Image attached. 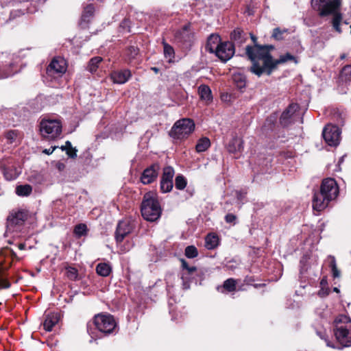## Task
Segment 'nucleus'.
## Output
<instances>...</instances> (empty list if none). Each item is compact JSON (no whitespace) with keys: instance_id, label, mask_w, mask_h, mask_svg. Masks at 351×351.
Instances as JSON below:
<instances>
[{"instance_id":"1","label":"nucleus","mask_w":351,"mask_h":351,"mask_svg":"<svg viewBox=\"0 0 351 351\" xmlns=\"http://www.w3.org/2000/svg\"><path fill=\"white\" fill-rule=\"evenodd\" d=\"M251 38L254 43V46L247 45L245 48V53L248 58L252 62V66L250 70L252 73L261 76L264 72L269 75L272 70L279 64L285 63L289 60L297 62L295 58L287 53L282 55L278 60H273L269 54V49H273L272 46H262L256 43V37L253 34Z\"/></svg>"},{"instance_id":"2","label":"nucleus","mask_w":351,"mask_h":351,"mask_svg":"<svg viewBox=\"0 0 351 351\" xmlns=\"http://www.w3.org/2000/svg\"><path fill=\"white\" fill-rule=\"evenodd\" d=\"M339 193L336 181L332 178H326L322 181L320 191L315 193L313 199V208L317 211L325 209L329 202L335 199Z\"/></svg>"},{"instance_id":"3","label":"nucleus","mask_w":351,"mask_h":351,"mask_svg":"<svg viewBox=\"0 0 351 351\" xmlns=\"http://www.w3.org/2000/svg\"><path fill=\"white\" fill-rule=\"evenodd\" d=\"M312 5L319 11L320 16L332 15V26L338 33H341L342 15L339 11L341 0H312Z\"/></svg>"},{"instance_id":"4","label":"nucleus","mask_w":351,"mask_h":351,"mask_svg":"<svg viewBox=\"0 0 351 351\" xmlns=\"http://www.w3.org/2000/svg\"><path fill=\"white\" fill-rule=\"evenodd\" d=\"M162 209L156 195L149 192L145 194L141 203L143 217L149 221H155L160 217Z\"/></svg>"},{"instance_id":"5","label":"nucleus","mask_w":351,"mask_h":351,"mask_svg":"<svg viewBox=\"0 0 351 351\" xmlns=\"http://www.w3.org/2000/svg\"><path fill=\"white\" fill-rule=\"evenodd\" d=\"M335 335L338 342L344 347L351 346V319L346 315L335 319Z\"/></svg>"},{"instance_id":"6","label":"nucleus","mask_w":351,"mask_h":351,"mask_svg":"<svg viewBox=\"0 0 351 351\" xmlns=\"http://www.w3.org/2000/svg\"><path fill=\"white\" fill-rule=\"evenodd\" d=\"M62 123L58 119H46L40 123L41 135L48 139L58 138L62 133Z\"/></svg>"},{"instance_id":"7","label":"nucleus","mask_w":351,"mask_h":351,"mask_svg":"<svg viewBox=\"0 0 351 351\" xmlns=\"http://www.w3.org/2000/svg\"><path fill=\"white\" fill-rule=\"evenodd\" d=\"M195 129V123L190 119L177 121L170 131V135L176 139H183L190 135Z\"/></svg>"},{"instance_id":"8","label":"nucleus","mask_w":351,"mask_h":351,"mask_svg":"<svg viewBox=\"0 0 351 351\" xmlns=\"http://www.w3.org/2000/svg\"><path fill=\"white\" fill-rule=\"evenodd\" d=\"M94 324L101 332L108 335L112 333L117 326L113 316L109 314H98L94 317Z\"/></svg>"},{"instance_id":"9","label":"nucleus","mask_w":351,"mask_h":351,"mask_svg":"<svg viewBox=\"0 0 351 351\" xmlns=\"http://www.w3.org/2000/svg\"><path fill=\"white\" fill-rule=\"evenodd\" d=\"M28 212L25 210H13L7 219V228L10 231H14L18 226H22L27 219Z\"/></svg>"},{"instance_id":"10","label":"nucleus","mask_w":351,"mask_h":351,"mask_svg":"<svg viewBox=\"0 0 351 351\" xmlns=\"http://www.w3.org/2000/svg\"><path fill=\"white\" fill-rule=\"evenodd\" d=\"M66 71V63L64 58H54L47 68V75L49 77H57L61 76Z\"/></svg>"},{"instance_id":"11","label":"nucleus","mask_w":351,"mask_h":351,"mask_svg":"<svg viewBox=\"0 0 351 351\" xmlns=\"http://www.w3.org/2000/svg\"><path fill=\"white\" fill-rule=\"evenodd\" d=\"M341 131L337 125H327L322 132L326 143L330 146H337L339 143Z\"/></svg>"},{"instance_id":"12","label":"nucleus","mask_w":351,"mask_h":351,"mask_svg":"<svg viewBox=\"0 0 351 351\" xmlns=\"http://www.w3.org/2000/svg\"><path fill=\"white\" fill-rule=\"evenodd\" d=\"M235 49L234 45L229 41L222 42L218 47L215 54L222 62H226L229 60L234 54Z\"/></svg>"},{"instance_id":"13","label":"nucleus","mask_w":351,"mask_h":351,"mask_svg":"<svg viewBox=\"0 0 351 351\" xmlns=\"http://www.w3.org/2000/svg\"><path fill=\"white\" fill-rule=\"evenodd\" d=\"M134 228V223L128 219H123L118 223L115 232V239L117 242H121L125 236L130 234Z\"/></svg>"},{"instance_id":"14","label":"nucleus","mask_w":351,"mask_h":351,"mask_svg":"<svg viewBox=\"0 0 351 351\" xmlns=\"http://www.w3.org/2000/svg\"><path fill=\"white\" fill-rule=\"evenodd\" d=\"M160 167L158 164H154L146 168L142 173L141 180L143 184H149L156 180Z\"/></svg>"},{"instance_id":"15","label":"nucleus","mask_w":351,"mask_h":351,"mask_svg":"<svg viewBox=\"0 0 351 351\" xmlns=\"http://www.w3.org/2000/svg\"><path fill=\"white\" fill-rule=\"evenodd\" d=\"M299 109L297 104H291L287 108L282 112L280 121L284 126H287L291 123L294 120L295 113Z\"/></svg>"},{"instance_id":"16","label":"nucleus","mask_w":351,"mask_h":351,"mask_svg":"<svg viewBox=\"0 0 351 351\" xmlns=\"http://www.w3.org/2000/svg\"><path fill=\"white\" fill-rule=\"evenodd\" d=\"M232 43L235 47H241L247 40V35L242 29L237 28L231 34Z\"/></svg>"},{"instance_id":"17","label":"nucleus","mask_w":351,"mask_h":351,"mask_svg":"<svg viewBox=\"0 0 351 351\" xmlns=\"http://www.w3.org/2000/svg\"><path fill=\"white\" fill-rule=\"evenodd\" d=\"M95 8L92 4H89L84 8L80 21V26L82 28L84 29L88 27V23L93 16Z\"/></svg>"},{"instance_id":"18","label":"nucleus","mask_w":351,"mask_h":351,"mask_svg":"<svg viewBox=\"0 0 351 351\" xmlns=\"http://www.w3.org/2000/svg\"><path fill=\"white\" fill-rule=\"evenodd\" d=\"M130 77L131 72L128 69L114 71L111 74L112 80L117 84H124L130 78Z\"/></svg>"},{"instance_id":"19","label":"nucleus","mask_w":351,"mask_h":351,"mask_svg":"<svg viewBox=\"0 0 351 351\" xmlns=\"http://www.w3.org/2000/svg\"><path fill=\"white\" fill-rule=\"evenodd\" d=\"M221 38L218 34H211L208 40L206 49L211 53H215L219 45H221Z\"/></svg>"},{"instance_id":"20","label":"nucleus","mask_w":351,"mask_h":351,"mask_svg":"<svg viewBox=\"0 0 351 351\" xmlns=\"http://www.w3.org/2000/svg\"><path fill=\"white\" fill-rule=\"evenodd\" d=\"M60 320V315L58 313H49L46 316L43 326L45 330L51 331L53 327L58 324Z\"/></svg>"},{"instance_id":"21","label":"nucleus","mask_w":351,"mask_h":351,"mask_svg":"<svg viewBox=\"0 0 351 351\" xmlns=\"http://www.w3.org/2000/svg\"><path fill=\"white\" fill-rule=\"evenodd\" d=\"M190 25H184L182 29L178 31L176 34V38L182 43L190 42L191 40L192 34L189 30Z\"/></svg>"},{"instance_id":"22","label":"nucleus","mask_w":351,"mask_h":351,"mask_svg":"<svg viewBox=\"0 0 351 351\" xmlns=\"http://www.w3.org/2000/svg\"><path fill=\"white\" fill-rule=\"evenodd\" d=\"M198 93L201 99L206 104H208L213 100L211 90L207 85H200L198 88Z\"/></svg>"},{"instance_id":"23","label":"nucleus","mask_w":351,"mask_h":351,"mask_svg":"<svg viewBox=\"0 0 351 351\" xmlns=\"http://www.w3.org/2000/svg\"><path fill=\"white\" fill-rule=\"evenodd\" d=\"M243 149V142L239 138H234L228 144V149L229 152H241Z\"/></svg>"},{"instance_id":"24","label":"nucleus","mask_w":351,"mask_h":351,"mask_svg":"<svg viewBox=\"0 0 351 351\" xmlns=\"http://www.w3.org/2000/svg\"><path fill=\"white\" fill-rule=\"evenodd\" d=\"M219 245V237L215 234H208L205 238V247L208 250L215 249Z\"/></svg>"},{"instance_id":"25","label":"nucleus","mask_w":351,"mask_h":351,"mask_svg":"<svg viewBox=\"0 0 351 351\" xmlns=\"http://www.w3.org/2000/svg\"><path fill=\"white\" fill-rule=\"evenodd\" d=\"M97 274L101 276H108L112 271V267L110 264L106 263H99L96 267Z\"/></svg>"},{"instance_id":"26","label":"nucleus","mask_w":351,"mask_h":351,"mask_svg":"<svg viewBox=\"0 0 351 351\" xmlns=\"http://www.w3.org/2000/svg\"><path fill=\"white\" fill-rule=\"evenodd\" d=\"M60 149L62 151H65L69 157L71 158H75L77 157V149L73 147L70 141H66L65 145L61 146Z\"/></svg>"},{"instance_id":"27","label":"nucleus","mask_w":351,"mask_h":351,"mask_svg":"<svg viewBox=\"0 0 351 351\" xmlns=\"http://www.w3.org/2000/svg\"><path fill=\"white\" fill-rule=\"evenodd\" d=\"M210 146V141L209 138L203 137L198 141L195 149L197 152H205Z\"/></svg>"},{"instance_id":"28","label":"nucleus","mask_w":351,"mask_h":351,"mask_svg":"<svg viewBox=\"0 0 351 351\" xmlns=\"http://www.w3.org/2000/svg\"><path fill=\"white\" fill-rule=\"evenodd\" d=\"M32 192V187L29 184L19 185L16 188V193L19 196H28Z\"/></svg>"},{"instance_id":"29","label":"nucleus","mask_w":351,"mask_h":351,"mask_svg":"<svg viewBox=\"0 0 351 351\" xmlns=\"http://www.w3.org/2000/svg\"><path fill=\"white\" fill-rule=\"evenodd\" d=\"M164 55L168 59V62H171L174 58V49L173 48L166 43H163Z\"/></svg>"},{"instance_id":"30","label":"nucleus","mask_w":351,"mask_h":351,"mask_svg":"<svg viewBox=\"0 0 351 351\" xmlns=\"http://www.w3.org/2000/svg\"><path fill=\"white\" fill-rule=\"evenodd\" d=\"M102 61V58L101 57L97 56L91 58L89 61L88 65V70L90 73H94L96 71L98 68L99 64Z\"/></svg>"},{"instance_id":"31","label":"nucleus","mask_w":351,"mask_h":351,"mask_svg":"<svg viewBox=\"0 0 351 351\" xmlns=\"http://www.w3.org/2000/svg\"><path fill=\"white\" fill-rule=\"evenodd\" d=\"M87 230L88 229L86 224L80 223L75 226L73 232L77 237L80 238L82 236L86 235L87 233Z\"/></svg>"},{"instance_id":"32","label":"nucleus","mask_w":351,"mask_h":351,"mask_svg":"<svg viewBox=\"0 0 351 351\" xmlns=\"http://www.w3.org/2000/svg\"><path fill=\"white\" fill-rule=\"evenodd\" d=\"M174 176V170L171 167H166L163 169V173L161 180L173 181Z\"/></svg>"},{"instance_id":"33","label":"nucleus","mask_w":351,"mask_h":351,"mask_svg":"<svg viewBox=\"0 0 351 351\" xmlns=\"http://www.w3.org/2000/svg\"><path fill=\"white\" fill-rule=\"evenodd\" d=\"M341 78L345 82L351 81V65L345 66L341 71Z\"/></svg>"},{"instance_id":"34","label":"nucleus","mask_w":351,"mask_h":351,"mask_svg":"<svg viewBox=\"0 0 351 351\" xmlns=\"http://www.w3.org/2000/svg\"><path fill=\"white\" fill-rule=\"evenodd\" d=\"M233 81L236 84L238 88L241 89L245 86V77L241 74H234L233 75Z\"/></svg>"},{"instance_id":"35","label":"nucleus","mask_w":351,"mask_h":351,"mask_svg":"<svg viewBox=\"0 0 351 351\" xmlns=\"http://www.w3.org/2000/svg\"><path fill=\"white\" fill-rule=\"evenodd\" d=\"M185 256L189 258H193L197 256V249L194 245L187 246L184 252Z\"/></svg>"},{"instance_id":"36","label":"nucleus","mask_w":351,"mask_h":351,"mask_svg":"<svg viewBox=\"0 0 351 351\" xmlns=\"http://www.w3.org/2000/svg\"><path fill=\"white\" fill-rule=\"evenodd\" d=\"M66 277L71 280H76L78 278L77 270L72 267H68L66 268Z\"/></svg>"},{"instance_id":"37","label":"nucleus","mask_w":351,"mask_h":351,"mask_svg":"<svg viewBox=\"0 0 351 351\" xmlns=\"http://www.w3.org/2000/svg\"><path fill=\"white\" fill-rule=\"evenodd\" d=\"M176 188L179 190H182L186 186V180L182 176H178L175 180Z\"/></svg>"},{"instance_id":"38","label":"nucleus","mask_w":351,"mask_h":351,"mask_svg":"<svg viewBox=\"0 0 351 351\" xmlns=\"http://www.w3.org/2000/svg\"><path fill=\"white\" fill-rule=\"evenodd\" d=\"M173 188V181L161 180L160 190L162 193L169 192Z\"/></svg>"},{"instance_id":"39","label":"nucleus","mask_w":351,"mask_h":351,"mask_svg":"<svg viewBox=\"0 0 351 351\" xmlns=\"http://www.w3.org/2000/svg\"><path fill=\"white\" fill-rule=\"evenodd\" d=\"M138 54V49L134 46H131L127 49V56L128 59L131 61L136 58Z\"/></svg>"},{"instance_id":"40","label":"nucleus","mask_w":351,"mask_h":351,"mask_svg":"<svg viewBox=\"0 0 351 351\" xmlns=\"http://www.w3.org/2000/svg\"><path fill=\"white\" fill-rule=\"evenodd\" d=\"M223 288L228 291H232L236 289V281L233 278H229L223 282Z\"/></svg>"},{"instance_id":"41","label":"nucleus","mask_w":351,"mask_h":351,"mask_svg":"<svg viewBox=\"0 0 351 351\" xmlns=\"http://www.w3.org/2000/svg\"><path fill=\"white\" fill-rule=\"evenodd\" d=\"M287 32V30L286 29H281L279 27H276L273 31L272 37L278 40H282L283 39V34Z\"/></svg>"},{"instance_id":"42","label":"nucleus","mask_w":351,"mask_h":351,"mask_svg":"<svg viewBox=\"0 0 351 351\" xmlns=\"http://www.w3.org/2000/svg\"><path fill=\"white\" fill-rule=\"evenodd\" d=\"M10 284L4 276V272L0 267V289H5L10 287Z\"/></svg>"},{"instance_id":"43","label":"nucleus","mask_w":351,"mask_h":351,"mask_svg":"<svg viewBox=\"0 0 351 351\" xmlns=\"http://www.w3.org/2000/svg\"><path fill=\"white\" fill-rule=\"evenodd\" d=\"M181 263H182V268L184 269L187 270L189 274H193L194 271H196V267H193V266H192V267L189 266L185 260L181 259Z\"/></svg>"},{"instance_id":"44","label":"nucleus","mask_w":351,"mask_h":351,"mask_svg":"<svg viewBox=\"0 0 351 351\" xmlns=\"http://www.w3.org/2000/svg\"><path fill=\"white\" fill-rule=\"evenodd\" d=\"M12 66V65H10V66L8 68L6 71H3V73L0 75V78H6L13 75L16 72V71H11L10 68Z\"/></svg>"},{"instance_id":"45","label":"nucleus","mask_w":351,"mask_h":351,"mask_svg":"<svg viewBox=\"0 0 351 351\" xmlns=\"http://www.w3.org/2000/svg\"><path fill=\"white\" fill-rule=\"evenodd\" d=\"M16 137V133L15 131H9L6 134V138L10 141V143H12Z\"/></svg>"},{"instance_id":"46","label":"nucleus","mask_w":351,"mask_h":351,"mask_svg":"<svg viewBox=\"0 0 351 351\" xmlns=\"http://www.w3.org/2000/svg\"><path fill=\"white\" fill-rule=\"evenodd\" d=\"M227 223H233L236 220V216L232 213H229L225 217Z\"/></svg>"},{"instance_id":"47","label":"nucleus","mask_w":351,"mask_h":351,"mask_svg":"<svg viewBox=\"0 0 351 351\" xmlns=\"http://www.w3.org/2000/svg\"><path fill=\"white\" fill-rule=\"evenodd\" d=\"M329 266L332 269L337 266L335 258L333 256H328Z\"/></svg>"},{"instance_id":"48","label":"nucleus","mask_w":351,"mask_h":351,"mask_svg":"<svg viewBox=\"0 0 351 351\" xmlns=\"http://www.w3.org/2000/svg\"><path fill=\"white\" fill-rule=\"evenodd\" d=\"M66 166L62 162H60L58 161V162H56V168L59 171H62L64 170Z\"/></svg>"},{"instance_id":"49","label":"nucleus","mask_w":351,"mask_h":351,"mask_svg":"<svg viewBox=\"0 0 351 351\" xmlns=\"http://www.w3.org/2000/svg\"><path fill=\"white\" fill-rule=\"evenodd\" d=\"M58 147L56 146H53V147H51L49 149H45L43 151V153H45V154H47V155H50L51 154L53 151L57 148Z\"/></svg>"},{"instance_id":"50","label":"nucleus","mask_w":351,"mask_h":351,"mask_svg":"<svg viewBox=\"0 0 351 351\" xmlns=\"http://www.w3.org/2000/svg\"><path fill=\"white\" fill-rule=\"evenodd\" d=\"M331 270H332V276L334 278L339 277L340 271L338 270L337 266L335 267H333L332 269H331Z\"/></svg>"},{"instance_id":"51","label":"nucleus","mask_w":351,"mask_h":351,"mask_svg":"<svg viewBox=\"0 0 351 351\" xmlns=\"http://www.w3.org/2000/svg\"><path fill=\"white\" fill-rule=\"evenodd\" d=\"M4 175H5V178H6L7 180H13V179L16 178V177H15V176H11V175H10V174H9L8 172H5V173H4Z\"/></svg>"},{"instance_id":"52","label":"nucleus","mask_w":351,"mask_h":351,"mask_svg":"<svg viewBox=\"0 0 351 351\" xmlns=\"http://www.w3.org/2000/svg\"><path fill=\"white\" fill-rule=\"evenodd\" d=\"M19 248L20 250H24V249L25 248V244H24V243H20V244L19 245Z\"/></svg>"},{"instance_id":"53","label":"nucleus","mask_w":351,"mask_h":351,"mask_svg":"<svg viewBox=\"0 0 351 351\" xmlns=\"http://www.w3.org/2000/svg\"><path fill=\"white\" fill-rule=\"evenodd\" d=\"M237 197H238V199H240V200H241V199H242V198H243V195H242V194H241L240 192H237Z\"/></svg>"},{"instance_id":"54","label":"nucleus","mask_w":351,"mask_h":351,"mask_svg":"<svg viewBox=\"0 0 351 351\" xmlns=\"http://www.w3.org/2000/svg\"><path fill=\"white\" fill-rule=\"evenodd\" d=\"M152 69L155 72V73H158L159 69L156 67H153L152 68Z\"/></svg>"},{"instance_id":"55","label":"nucleus","mask_w":351,"mask_h":351,"mask_svg":"<svg viewBox=\"0 0 351 351\" xmlns=\"http://www.w3.org/2000/svg\"><path fill=\"white\" fill-rule=\"evenodd\" d=\"M325 282H326V281H325L324 280H322L321 281V285H323V284H324V283H325Z\"/></svg>"}]
</instances>
